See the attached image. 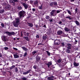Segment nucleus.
Masks as SVG:
<instances>
[{
	"instance_id": "c85d7f7f",
	"label": "nucleus",
	"mask_w": 80,
	"mask_h": 80,
	"mask_svg": "<svg viewBox=\"0 0 80 80\" xmlns=\"http://www.w3.org/2000/svg\"><path fill=\"white\" fill-rule=\"evenodd\" d=\"M37 53V51H34L32 52V55H33L35 54V53Z\"/></svg>"
},
{
	"instance_id": "9b49d317",
	"label": "nucleus",
	"mask_w": 80,
	"mask_h": 80,
	"mask_svg": "<svg viewBox=\"0 0 80 80\" xmlns=\"http://www.w3.org/2000/svg\"><path fill=\"white\" fill-rule=\"evenodd\" d=\"M54 13H55V10H53L51 12V15H53L54 14Z\"/></svg>"
},
{
	"instance_id": "e2e57ef3",
	"label": "nucleus",
	"mask_w": 80,
	"mask_h": 80,
	"mask_svg": "<svg viewBox=\"0 0 80 80\" xmlns=\"http://www.w3.org/2000/svg\"><path fill=\"white\" fill-rule=\"evenodd\" d=\"M27 35H28V34H29V33H28V32H27Z\"/></svg>"
},
{
	"instance_id": "1a4fd4ad",
	"label": "nucleus",
	"mask_w": 80,
	"mask_h": 80,
	"mask_svg": "<svg viewBox=\"0 0 80 80\" xmlns=\"http://www.w3.org/2000/svg\"><path fill=\"white\" fill-rule=\"evenodd\" d=\"M31 71V70L29 69V70H28V71L26 72H23V74L24 75H26V74H28L29 73H30V72Z\"/></svg>"
},
{
	"instance_id": "bb28decb",
	"label": "nucleus",
	"mask_w": 80,
	"mask_h": 80,
	"mask_svg": "<svg viewBox=\"0 0 80 80\" xmlns=\"http://www.w3.org/2000/svg\"><path fill=\"white\" fill-rule=\"evenodd\" d=\"M61 45L62 47H64V46H65V44L64 42H62L61 43Z\"/></svg>"
},
{
	"instance_id": "393cba45",
	"label": "nucleus",
	"mask_w": 80,
	"mask_h": 80,
	"mask_svg": "<svg viewBox=\"0 0 80 80\" xmlns=\"http://www.w3.org/2000/svg\"><path fill=\"white\" fill-rule=\"evenodd\" d=\"M73 41H74V43H75V44H77V42H78V40H76V39H75V38H74L73 39ZM74 41H75V42H74Z\"/></svg>"
},
{
	"instance_id": "3c124183",
	"label": "nucleus",
	"mask_w": 80,
	"mask_h": 80,
	"mask_svg": "<svg viewBox=\"0 0 80 80\" xmlns=\"http://www.w3.org/2000/svg\"><path fill=\"white\" fill-rule=\"evenodd\" d=\"M13 4H12V5H13V6H15V2H12Z\"/></svg>"
},
{
	"instance_id": "37998d69",
	"label": "nucleus",
	"mask_w": 80,
	"mask_h": 80,
	"mask_svg": "<svg viewBox=\"0 0 80 80\" xmlns=\"http://www.w3.org/2000/svg\"><path fill=\"white\" fill-rule=\"evenodd\" d=\"M27 54V52H25L24 55V57H25Z\"/></svg>"
},
{
	"instance_id": "79ce46f5",
	"label": "nucleus",
	"mask_w": 80,
	"mask_h": 80,
	"mask_svg": "<svg viewBox=\"0 0 80 80\" xmlns=\"http://www.w3.org/2000/svg\"><path fill=\"white\" fill-rule=\"evenodd\" d=\"M39 8L41 10H42V6H39Z\"/></svg>"
},
{
	"instance_id": "6ab92c4d",
	"label": "nucleus",
	"mask_w": 80,
	"mask_h": 80,
	"mask_svg": "<svg viewBox=\"0 0 80 80\" xmlns=\"http://www.w3.org/2000/svg\"><path fill=\"white\" fill-rule=\"evenodd\" d=\"M28 25L29 27H33V24L32 23H28Z\"/></svg>"
},
{
	"instance_id": "72a5a7b5",
	"label": "nucleus",
	"mask_w": 80,
	"mask_h": 80,
	"mask_svg": "<svg viewBox=\"0 0 80 80\" xmlns=\"http://www.w3.org/2000/svg\"><path fill=\"white\" fill-rule=\"evenodd\" d=\"M53 3L54 5H57V3L56 2H53Z\"/></svg>"
},
{
	"instance_id": "13d9d810",
	"label": "nucleus",
	"mask_w": 80,
	"mask_h": 80,
	"mask_svg": "<svg viewBox=\"0 0 80 80\" xmlns=\"http://www.w3.org/2000/svg\"><path fill=\"white\" fill-rule=\"evenodd\" d=\"M36 37H37V38H39V36H38V35H37L36 36Z\"/></svg>"
},
{
	"instance_id": "c756f323",
	"label": "nucleus",
	"mask_w": 80,
	"mask_h": 80,
	"mask_svg": "<svg viewBox=\"0 0 80 80\" xmlns=\"http://www.w3.org/2000/svg\"><path fill=\"white\" fill-rule=\"evenodd\" d=\"M4 11V9H2L0 11V13H3Z\"/></svg>"
},
{
	"instance_id": "49530a36",
	"label": "nucleus",
	"mask_w": 80,
	"mask_h": 80,
	"mask_svg": "<svg viewBox=\"0 0 80 80\" xmlns=\"http://www.w3.org/2000/svg\"><path fill=\"white\" fill-rule=\"evenodd\" d=\"M18 9L19 10H21L22 9V7H18Z\"/></svg>"
},
{
	"instance_id": "aec40b11",
	"label": "nucleus",
	"mask_w": 80,
	"mask_h": 80,
	"mask_svg": "<svg viewBox=\"0 0 80 80\" xmlns=\"http://www.w3.org/2000/svg\"><path fill=\"white\" fill-rule=\"evenodd\" d=\"M64 30L65 31H66V32H68L69 31V30L68 29V28H67V27H65L64 28Z\"/></svg>"
},
{
	"instance_id": "f03ea898",
	"label": "nucleus",
	"mask_w": 80,
	"mask_h": 80,
	"mask_svg": "<svg viewBox=\"0 0 80 80\" xmlns=\"http://www.w3.org/2000/svg\"><path fill=\"white\" fill-rule=\"evenodd\" d=\"M25 12L23 11H20L19 13V18H21L22 17V18L24 17V14Z\"/></svg>"
},
{
	"instance_id": "39448f33",
	"label": "nucleus",
	"mask_w": 80,
	"mask_h": 80,
	"mask_svg": "<svg viewBox=\"0 0 80 80\" xmlns=\"http://www.w3.org/2000/svg\"><path fill=\"white\" fill-rule=\"evenodd\" d=\"M54 43L56 45H59V44H60L61 42L60 40H56L55 41Z\"/></svg>"
},
{
	"instance_id": "f704fd0d",
	"label": "nucleus",
	"mask_w": 80,
	"mask_h": 80,
	"mask_svg": "<svg viewBox=\"0 0 80 80\" xmlns=\"http://www.w3.org/2000/svg\"><path fill=\"white\" fill-rule=\"evenodd\" d=\"M4 48L5 50H8V48L6 47L5 48Z\"/></svg>"
},
{
	"instance_id": "6e6552de",
	"label": "nucleus",
	"mask_w": 80,
	"mask_h": 80,
	"mask_svg": "<svg viewBox=\"0 0 80 80\" xmlns=\"http://www.w3.org/2000/svg\"><path fill=\"white\" fill-rule=\"evenodd\" d=\"M62 33L63 32H62V31L61 30H59L57 32V34L58 35H60L62 34Z\"/></svg>"
},
{
	"instance_id": "423d86ee",
	"label": "nucleus",
	"mask_w": 80,
	"mask_h": 80,
	"mask_svg": "<svg viewBox=\"0 0 80 80\" xmlns=\"http://www.w3.org/2000/svg\"><path fill=\"white\" fill-rule=\"evenodd\" d=\"M10 5L8 4V5H7V6L5 7V10H8L10 8Z\"/></svg>"
},
{
	"instance_id": "412c9836",
	"label": "nucleus",
	"mask_w": 80,
	"mask_h": 80,
	"mask_svg": "<svg viewBox=\"0 0 80 80\" xmlns=\"http://www.w3.org/2000/svg\"><path fill=\"white\" fill-rule=\"evenodd\" d=\"M50 6H51L52 7H54L53 2H51L50 3Z\"/></svg>"
},
{
	"instance_id": "052dcab7",
	"label": "nucleus",
	"mask_w": 80,
	"mask_h": 80,
	"mask_svg": "<svg viewBox=\"0 0 80 80\" xmlns=\"http://www.w3.org/2000/svg\"><path fill=\"white\" fill-rule=\"evenodd\" d=\"M43 27H44V28H45V27H46V26H45V25H44L43 26Z\"/></svg>"
},
{
	"instance_id": "7c9ffc66",
	"label": "nucleus",
	"mask_w": 80,
	"mask_h": 80,
	"mask_svg": "<svg viewBox=\"0 0 80 80\" xmlns=\"http://www.w3.org/2000/svg\"><path fill=\"white\" fill-rule=\"evenodd\" d=\"M15 66L13 65V66H12L10 68V69L11 70H12V68H14L15 67Z\"/></svg>"
},
{
	"instance_id": "9d476101",
	"label": "nucleus",
	"mask_w": 80,
	"mask_h": 80,
	"mask_svg": "<svg viewBox=\"0 0 80 80\" xmlns=\"http://www.w3.org/2000/svg\"><path fill=\"white\" fill-rule=\"evenodd\" d=\"M23 5L24 7L25 8V9H27L28 8V6L26 4L24 3H23Z\"/></svg>"
},
{
	"instance_id": "338daca9",
	"label": "nucleus",
	"mask_w": 80,
	"mask_h": 80,
	"mask_svg": "<svg viewBox=\"0 0 80 80\" xmlns=\"http://www.w3.org/2000/svg\"><path fill=\"white\" fill-rule=\"evenodd\" d=\"M68 75H70V73H68Z\"/></svg>"
},
{
	"instance_id": "a19ab883",
	"label": "nucleus",
	"mask_w": 80,
	"mask_h": 80,
	"mask_svg": "<svg viewBox=\"0 0 80 80\" xmlns=\"http://www.w3.org/2000/svg\"><path fill=\"white\" fill-rule=\"evenodd\" d=\"M1 25L2 27H4V24L3 23L1 24Z\"/></svg>"
},
{
	"instance_id": "c03bdc74",
	"label": "nucleus",
	"mask_w": 80,
	"mask_h": 80,
	"mask_svg": "<svg viewBox=\"0 0 80 80\" xmlns=\"http://www.w3.org/2000/svg\"><path fill=\"white\" fill-rule=\"evenodd\" d=\"M15 71L17 72H18V68H16L15 69Z\"/></svg>"
},
{
	"instance_id": "a878e982",
	"label": "nucleus",
	"mask_w": 80,
	"mask_h": 80,
	"mask_svg": "<svg viewBox=\"0 0 80 80\" xmlns=\"http://www.w3.org/2000/svg\"><path fill=\"white\" fill-rule=\"evenodd\" d=\"M42 38L43 40H46L47 39V37H46V36H44L42 37Z\"/></svg>"
},
{
	"instance_id": "69168bd1",
	"label": "nucleus",
	"mask_w": 80,
	"mask_h": 80,
	"mask_svg": "<svg viewBox=\"0 0 80 80\" xmlns=\"http://www.w3.org/2000/svg\"><path fill=\"white\" fill-rule=\"evenodd\" d=\"M14 40H16V38H14Z\"/></svg>"
},
{
	"instance_id": "7ed1b4c3",
	"label": "nucleus",
	"mask_w": 80,
	"mask_h": 80,
	"mask_svg": "<svg viewBox=\"0 0 80 80\" xmlns=\"http://www.w3.org/2000/svg\"><path fill=\"white\" fill-rule=\"evenodd\" d=\"M7 36H2V40L4 42L7 41Z\"/></svg>"
},
{
	"instance_id": "4c0bfd02",
	"label": "nucleus",
	"mask_w": 80,
	"mask_h": 80,
	"mask_svg": "<svg viewBox=\"0 0 80 80\" xmlns=\"http://www.w3.org/2000/svg\"><path fill=\"white\" fill-rule=\"evenodd\" d=\"M47 52L48 54V55L50 56V53L48 51H47Z\"/></svg>"
},
{
	"instance_id": "ddd939ff",
	"label": "nucleus",
	"mask_w": 80,
	"mask_h": 80,
	"mask_svg": "<svg viewBox=\"0 0 80 80\" xmlns=\"http://www.w3.org/2000/svg\"><path fill=\"white\" fill-rule=\"evenodd\" d=\"M13 55H14V57L15 58H18L19 57V56H18L16 54H14Z\"/></svg>"
},
{
	"instance_id": "58836bf2",
	"label": "nucleus",
	"mask_w": 80,
	"mask_h": 80,
	"mask_svg": "<svg viewBox=\"0 0 80 80\" xmlns=\"http://www.w3.org/2000/svg\"><path fill=\"white\" fill-rule=\"evenodd\" d=\"M46 19H47V20H48V19H49V16H47L46 17Z\"/></svg>"
},
{
	"instance_id": "2f4dec72",
	"label": "nucleus",
	"mask_w": 80,
	"mask_h": 80,
	"mask_svg": "<svg viewBox=\"0 0 80 80\" xmlns=\"http://www.w3.org/2000/svg\"><path fill=\"white\" fill-rule=\"evenodd\" d=\"M38 3V1H36L34 2V5H37Z\"/></svg>"
},
{
	"instance_id": "20e7f679",
	"label": "nucleus",
	"mask_w": 80,
	"mask_h": 80,
	"mask_svg": "<svg viewBox=\"0 0 80 80\" xmlns=\"http://www.w3.org/2000/svg\"><path fill=\"white\" fill-rule=\"evenodd\" d=\"M6 34H8V35L9 36H10V35H14V34H15V32H6Z\"/></svg>"
},
{
	"instance_id": "f257e3e1",
	"label": "nucleus",
	"mask_w": 80,
	"mask_h": 80,
	"mask_svg": "<svg viewBox=\"0 0 80 80\" xmlns=\"http://www.w3.org/2000/svg\"><path fill=\"white\" fill-rule=\"evenodd\" d=\"M15 22L13 23V25L14 27H18V23L20 22V19L18 18H17L15 20Z\"/></svg>"
},
{
	"instance_id": "de8ad7c7",
	"label": "nucleus",
	"mask_w": 80,
	"mask_h": 80,
	"mask_svg": "<svg viewBox=\"0 0 80 80\" xmlns=\"http://www.w3.org/2000/svg\"><path fill=\"white\" fill-rule=\"evenodd\" d=\"M13 0H10V3H13Z\"/></svg>"
},
{
	"instance_id": "c9c22d12",
	"label": "nucleus",
	"mask_w": 80,
	"mask_h": 80,
	"mask_svg": "<svg viewBox=\"0 0 80 80\" xmlns=\"http://www.w3.org/2000/svg\"><path fill=\"white\" fill-rule=\"evenodd\" d=\"M62 62V60H61V59H59L58 60V63H60Z\"/></svg>"
},
{
	"instance_id": "603ef678",
	"label": "nucleus",
	"mask_w": 80,
	"mask_h": 80,
	"mask_svg": "<svg viewBox=\"0 0 80 80\" xmlns=\"http://www.w3.org/2000/svg\"><path fill=\"white\" fill-rule=\"evenodd\" d=\"M13 48L14 49V50H18V49L17 48Z\"/></svg>"
},
{
	"instance_id": "f8f14e48",
	"label": "nucleus",
	"mask_w": 80,
	"mask_h": 80,
	"mask_svg": "<svg viewBox=\"0 0 80 80\" xmlns=\"http://www.w3.org/2000/svg\"><path fill=\"white\" fill-rule=\"evenodd\" d=\"M47 65H48V68L50 67V66L52 65V62H49L47 64Z\"/></svg>"
},
{
	"instance_id": "ea45409f",
	"label": "nucleus",
	"mask_w": 80,
	"mask_h": 80,
	"mask_svg": "<svg viewBox=\"0 0 80 80\" xmlns=\"http://www.w3.org/2000/svg\"><path fill=\"white\" fill-rule=\"evenodd\" d=\"M78 9H77V8H76V10H75V13H77V10H78Z\"/></svg>"
},
{
	"instance_id": "b1692460",
	"label": "nucleus",
	"mask_w": 80,
	"mask_h": 80,
	"mask_svg": "<svg viewBox=\"0 0 80 80\" xmlns=\"http://www.w3.org/2000/svg\"><path fill=\"white\" fill-rule=\"evenodd\" d=\"M67 12L69 14V15L72 14V12H70V11L68 10H67Z\"/></svg>"
},
{
	"instance_id": "0eeeda50",
	"label": "nucleus",
	"mask_w": 80,
	"mask_h": 80,
	"mask_svg": "<svg viewBox=\"0 0 80 80\" xmlns=\"http://www.w3.org/2000/svg\"><path fill=\"white\" fill-rule=\"evenodd\" d=\"M53 78H54V77L53 76H52L48 78L47 79L48 80H54L53 79Z\"/></svg>"
},
{
	"instance_id": "4be33fe9",
	"label": "nucleus",
	"mask_w": 80,
	"mask_h": 80,
	"mask_svg": "<svg viewBox=\"0 0 80 80\" xmlns=\"http://www.w3.org/2000/svg\"><path fill=\"white\" fill-rule=\"evenodd\" d=\"M74 65L76 67H78V64L76 62H74Z\"/></svg>"
},
{
	"instance_id": "bf43d9fd",
	"label": "nucleus",
	"mask_w": 80,
	"mask_h": 80,
	"mask_svg": "<svg viewBox=\"0 0 80 80\" xmlns=\"http://www.w3.org/2000/svg\"><path fill=\"white\" fill-rule=\"evenodd\" d=\"M21 36L22 37L23 36V34H22V32H21Z\"/></svg>"
},
{
	"instance_id": "4468645a",
	"label": "nucleus",
	"mask_w": 80,
	"mask_h": 80,
	"mask_svg": "<svg viewBox=\"0 0 80 80\" xmlns=\"http://www.w3.org/2000/svg\"><path fill=\"white\" fill-rule=\"evenodd\" d=\"M67 45L68 46V48H70V47L72 46V45L71 44H70V43H68L67 44Z\"/></svg>"
},
{
	"instance_id": "09e8293b",
	"label": "nucleus",
	"mask_w": 80,
	"mask_h": 80,
	"mask_svg": "<svg viewBox=\"0 0 80 80\" xmlns=\"http://www.w3.org/2000/svg\"><path fill=\"white\" fill-rule=\"evenodd\" d=\"M14 2H18V0H13Z\"/></svg>"
},
{
	"instance_id": "8fccbe9b",
	"label": "nucleus",
	"mask_w": 80,
	"mask_h": 80,
	"mask_svg": "<svg viewBox=\"0 0 80 80\" xmlns=\"http://www.w3.org/2000/svg\"><path fill=\"white\" fill-rule=\"evenodd\" d=\"M30 3H33V1H32V0L30 1Z\"/></svg>"
},
{
	"instance_id": "f3484780",
	"label": "nucleus",
	"mask_w": 80,
	"mask_h": 80,
	"mask_svg": "<svg viewBox=\"0 0 80 80\" xmlns=\"http://www.w3.org/2000/svg\"><path fill=\"white\" fill-rule=\"evenodd\" d=\"M70 49H71V48H68L67 49V50H66V52H67V53H70Z\"/></svg>"
},
{
	"instance_id": "4d7b16f0",
	"label": "nucleus",
	"mask_w": 80,
	"mask_h": 80,
	"mask_svg": "<svg viewBox=\"0 0 80 80\" xmlns=\"http://www.w3.org/2000/svg\"><path fill=\"white\" fill-rule=\"evenodd\" d=\"M62 22L61 21H60V22H58V23H59V24H62Z\"/></svg>"
},
{
	"instance_id": "0e129e2a",
	"label": "nucleus",
	"mask_w": 80,
	"mask_h": 80,
	"mask_svg": "<svg viewBox=\"0 0 80 80\" xmlns=\"http://www.w3.org/2000/svg\"><path fill=\"white\" fill-rule=\"evenodd\" d=\"M50 21L51 22H52V19H51V20H50Z\"/></svg>"
},
{
	"instance_id": "5701e85b",
	"label": "nucleus",
	"mask_w": 80,
	"mask_h": 80,
	"mask_svg": "<svg viewBox=\"0 0 80 80\" xmlns=\"http://www.w3.org/2000/svg\"><path fill=\"white\" fill-rule=\"evenodd\" d=\"M24 38H25V39H26L27 41H29V39L28 37H24Z\"/></svg>"
},
{
	"instance_id": "5fc2aeb1",
	"label": "nucleus",
	"mask_w": 80,
	"mask_h": 80,
	"mask_svg": "<svg viewBox=\"0 0 80 80\" xmlns=\"http://www.w3.org/2000/svg\"><path fill=\"white\" fill-rule=\"evenodd\" d=\"M70 1L71 2H73L75 0H70Z\"/></svg>"
},
{
	"instance_id": "a211bd4d",
	"label": "nucleus",
	"mask_w": 80,
	"mask_h": 80,
	"mask_svg": "<svg viewBox=\"0 0 80 80\" xmlns=\"http://www.w3.org/2000/svg\"><path fill=\"white\" fill-rule=\"evenodd\" d=\"M40 60V58L37 56L36 57V60H37V61H38V60Z\"/></svg>"
},
{
	"instance_id": "e433bc0d",
	"label": "nucleus",
	"mask_w": 80,
	"mask_h": 80,
	"mask_svg": "<svg viewBox=\"0 0 80 80\" xmlns=\"http://www.w3.org/2000/svg\"><path fill=\"white\" fill-rule=\"evenodd\" d=\"M22 80H27V78L25 77H23L22 78Z\"/></svg>"
},
{
	"instance_id": "473e14b6",
	"label": "nucleus",
	"mask_w": 80,
	"mask_h": 80,
	"mask_svg": "<svg viewBox=\"0 0 80 80\" xmlns=\"http://www.w3.org/2000/svg\"><path fill=\"white\" fill-rule=\"evenodd\" d=\"M2 5H7V4L6 3L4 2H3L2 3Z\"/></svg>"
},
{
	"instance_id": "a18cd8bd",
	"label": "nucleus",
	"mask_w": 80,
	"mask_h": 80,
	"mask_svg": "<svg viewBox=\"0 0 80 80\" xmlns=\"http://www.w3.org/2000/svg\"><path fill=\"white\" fill-rule=\"evenodd\" d=\"M60 10H57V13H60Z\"/></svg>"
},
{
	"instance_id": "864d4df0",
	"label": "nucleus",
	"mask_w": 80,
	"mask_h": 80,
	"mask_svg": "<svg viewBox=\"0 0 80 80\" xmlns=\"http://www.w3.org/2000/svg\"><path fill=\"white\" fill-rule=\"evenodd\" d=\"M32 10L33 12H35V9L32 8Z\"/></svg>"
},
{
	"instance_id": "dca6fc26",
	"label": "nucleus",
	"mask_w": 80,
	"mask_h": 80,
	"mask_svg": "<svg viewBox=\"0 0 80 80\" xmlns=\"http://www.w3.org/2000/svg\"><path fill=\"white\" fill-rule=\"evenodd\" d=\"M66 18H69L70 20H72V18L71 16H68L66 17Z\"/></svg>"
},
{
	"instance_id": "680f3d73",
	"label": "nucleus",
	"mask_w": 80,
	"mask_h": 80,
	"mask_svg": "<svg viewBox=\"0 0 80 80\" xmlns=\"http://www.w3.org/2000/svg\"><path fill=\"white\" fill-rule=\"evenodd\" d=\"M2 69H0V72H2Z\"/></svg>"
},
{
	"instance_id": "2eb2a0df",
	"label": "nucleus",
	"mask_w": 80,
	"mask_h": 80,
	"mask_svg": "<svg viewBox=\"0 0 80 80\" xmlns=\"http://www.w3.org/2000/svg\"><path fill=\"white\" fill-rule=\"evenodd\" d=\"M22 48L23 49V50H24V51H27V50H28V49H27V48H26L25 47H22Z\"/></svg>"
},
{
	"instance_id": "774afa93",
	"label": "nucleus",
	"mask_w": 80,
	"mask_h": 80,
	"mask_svg": "<svg viewBox=\"0 0 80 80\" xmlns=\"http://www.w3.org/2000/svg\"><path fill=\"white\" fill-rule=\"evenodd\" d=\"M17 40H19V38H17Z\"/></svg>"
},
{
	"instance_id": "cd10ccee",
	"label": "nucleus",
	"mask_w": 80,
	"mask_h": 80,
	"mask_svg": "<svg viewBox=\"0 0 80 80\" xmlns=\"http://www.w3.org/2000/svg\"><path fill=\"white\" fill-rule=\"evenodd\" d=\"M76 23L77 24V25H79V22L78 21H76Z\"/></svg>"
},
{
	"instance_id": "6e6d98bb",
	"label": "nucleus",
	"mask_w": 80,
	"mask_h": 80,
	"mask_svg": "<svg viewBox=\"0 0 80 80\" xmlns=\"http://www.w3.org/2000/svg\"><path fill=\"white\" fill-rule=\"evenodd\" d=\"M33 68H34V69H36V68H37L36 67V66H34L33 67Z\"/></svg>"
}]
</instances>
